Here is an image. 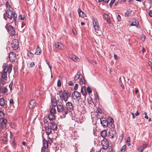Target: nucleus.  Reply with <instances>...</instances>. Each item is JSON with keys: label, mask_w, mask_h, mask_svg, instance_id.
Segmentation results:
<instances>
[{"label": "nucleus", "mask_w": 152, "mask_h": 152, "mask_svg": "<svg viewBox=\"0 0 152 152\" xmlns=\"http://www.w3.org/2000/svg\"><path fill=\"white\" fill-rule=\"evenodd\" d=\"M107 131L106 130H104L101 132V134L103 137H105L107 135Z\"/></svg>", "instance_id": "obj_29"}, {"label": "nucleus", "mask_w": 152, "mask_h": 152, "mask_svg": "<svg viewBox=\"0 0 152 152\" xmlns=\"http://www.w3.org/2000/svg\"><path fill=\"white\" fill-rule=\"evenodd\" d=\"M109 151L110 152H113V150L112 148L110 147L109 148Z\"/></svg>", "instance_id": "obj_63"}, {"label": "nucleus", "mask_w": 152, "mask_h": 152, "mask_svg": "<svg viewBox=\"0 0 152 152\" xmlns=\"http://www.w3.org/2000/svg\"><path fill=\"white\" fill-rule=\"evenodd\" d=\"M17 17V15L15 12L10 10H7L6 14L4 15V18L6 20L10 21V20H12V21H15Z\"/></svg>", "instance_id": "obj_3"}, {"label": "nucleus", "mask_w": 152, "mask_h": 152, "mask_svg": "<svg viewBox=\"0 0 152 152\" xmlns=\"http://www.w3.org/2000/svg\"><path fill=\"white\" fill-rule=\"evenodd\" d=\"M78 87V85L77 84H76L74 87V89L75 90H77Z\"/></svg>", "instance_id": "obj_48"}, {"label": "nucleus", "mask_w": 152, "mask_h": 152, "mask_svg": "<svg viewBox=\"0 0 152 152\" xmlns=\"http://www.w3.org/2000/svg\"><path fill=\"white\" fill-rule=\"evenodd\" d=\"M12 47L14 50H17L19 45V42L17 39H14L12 41Z\"/></svg>", "instance_id": "obj_8"}, {"label": "nucleus", "mask_w": 152, "mask_h": 152, "mask_svg": "<svg viewBox=\"0 0 152 152\" xmlns=\"http://www.w3.org/2000/svg\"><path fill=\"white\" fill-rule=\"evenodd\" d=\"M57 85H58V87L61 86V81H60V80H58V82H57Z\"/></svg>", "instance_id": "obj_47"}, {"label": "nucleus", "mask_w": 152, "mask_h": 152, "mask_svg": "<svg viewBox=\"0 0 152 152\" xmlns=\"http://www.w3.org/2000/svg\"><path fill=\"white\" fill-rule=\"evenodd\" d=\"M23 144L25 146H26L27 145L26 143L25 142H23Z\"/></svg>", "instance_id": "obj_61"}, {"label": "nucleus", "mask_w": 152, "mask_h": 152, "mask_svg": "<svg viewBox=\"0 0 152 152\" xmlns=\"http://www.w3.org/2000/svg\"><path fill=\"white\" fill-rule=\"evenodd\" d=\"M4 117V115L3 113L1 111H0V120L3 119Z\"/></svg>", "instance_id": "obj_38"}, {"label": "nucleus", "mask_w": 152, "mask_h": 152, "mask_svg": "<svg viewBox=\"0 0 152 152\" xmlns=\"http://www.w3.org/2000/svg\"><path fill=\"white\" fill-rule=\"evenodd\" d=\"M27 54L28 56L30 58L33 57L34 56L33 54L29 51H28Z\"/></svg>", "instance_id": "obj_36"}, {"label": "nucleus", "mask_w": 152, "mask_h": 152, "mask_svg": "<svg viewBox=\"0 0 152 152\" xmlns=\"http://www.w3.org/2000/svg\"><path fill=\"white\" fill-rule=\"evenodd\" d=\"M138 24V22L137 20L135 18H133L132 19V23L131 24V26H136Z\"/></svg>", "instance_id": "obj_24"}, {"label": "nucleus", "mask_w": 152, "mask_h": 152, "mask_svg": "<svg viewBox=\"0 0 152 152\" xmlns=\"http://www.w3.org/2000/svg\"><path fill=\"white\" fill-rule=\"evenodd\" d=\"M107 122H108V127H110V126H112L114 122V120L110 117H109L107 120Z\"/></svg>", "instance_id": "obj_22"}, {"label": "nucleus", "mask_w": 152, "mask_h": 152, "mask_svg": "<svg viewBox=\"0 0 152 152\" xmlns=\"http://www.w3.org/2000/svg\"><path fill=\"white\" fill-rule=\"evenodd\" d=\"M148 64L151 67V69L152 70V63L151 62L149 61L148 62Z\"/></svg>", "instance_id": "obj_57"}, {"label": "nucleus", "mask_w": 152, "mask_h": 152, "mask_svg": "<svg viewBox=\"0 0 152 152\" xmlns=\"http://www.w3.org/2000/svg\"><path fill=\"white\" fill-rule=\"evenodd\" d=\"M81 92L82 94L85 97L87 94L86 87L83 86L81 87Z\"/></svg>", "instance_id": "obj_19"}, {"label": "nucleus", "mask_w": 152, "mask_h": 152, "mask_svg": "<svg viewBox=\"0 0 152 152\" xmlns=\"http://www.w3.org/2000/svg\"><path fill=\"white\" fill-rule=\"evenodd\" d=\"M102 145L104 146V148H107L109 145V142L106 138H104L101 142Z\"/></svg>", "instance_id": "obj_12"}, {"label": "nucleus", "mask_w": 152, "mask_h": 152, "mask_svg": "<svg viewBox=\"0 0 152 152\" xmlns=\"http://www.w3.org/2000/svg\"><path fill=\"white\" fill-rule=\"evenodd\" d=\"M131 114L132 115V118L133 119H134L135 118V117L134 116V113H131Z\"/></svg>", "instance_id": "obj_59"}, {"label": "nucleus", "mask_w": 152, "mask_h": 152, "mask_svg": "<svg viewBox=\"0 0 152 152\" xmlns=\"http://www.w3.org/2000/svg\"><path fill=\"white\" fill-rule=\"evenodd\" d=\"M48 119V118L47 117H45L44 118V121L45 123H46L48 122V121L47 120Z\"/></svg>", "instance_id": "obj_50"}, {"label": "nucleus", "mask_w": 152, "mask_h": 152, "mask_svg": "<svg viewBox=\"0 0 152 152\" xmlns=\"http://www.w3.org/2000/svg\"><path fill=\"white\" fill-rule=\"evenodd\" d=\"M126 147V145H124L122 147L121 151L122 152H124L125 151Z\"/></svg>", "instance_id": "obj_37"}, {"label": "nucleus", "mask_w": 152, "mask_h": 152, "mask_svg": "<svg viewBox=\"0 0 152 152\" xmlns=\"http://www.w3.org/2000/svg\"><path fill=\"white\" fill-rule=\"evenodd\" d=\"M116 132L115 129L112 127L110 128L109 131V136L110 139H113L115 137Z\"/></svg>", "instance_id": "obj_7"}, {"label": "nucleus", "mask_w": 152, "mask_h": 152, "mask_svg": "<svg viewBox=\"0 0 152 152\" xmlns=\"http://www.w3.org/2000/svg\"><path fill=\"white\" fill-rule=\"evenodd\" d=\"M47 118H48H48L50 121H53L55 119L54 115L51 114H50Z\"/></svg>", "instance_id": "obj_28"}, {"label": "nucleus", "mask_w": 152, "mask_h": 152, "mask_svg": "<svg viewBox=\"0 0 152 152\" xmlns=\"http://www.w3.org/2000/svg\"><path fill=\"white\" fill-rule=\"evenodd\" d=\"M5 104V102L4 99L3 98H1L0 99V105L3 106Z\"/></svg>", "instance_id": "obj_34"}, {"label": "nucleus", "mask_w": 152, "mask_h": 152, "mask_svg": "<svg viewBox=\"0 0 152 152\" xmlns=\"http://www.w3.org/2000/svg\"><path fill=\"white\" fill-rule=\"evenodd\" d=\"M99 152H108V151L106 150L105 148L101 149L99 151Z\"/></svg>", "instance_id": "obj_39"}, {"label": "nucleus", "mask_w": 152, "mask_h": 152, "mask_svg": "<svg viewBox=\"0 0 152 152\" xmlns=\"http://www.w3.org/2000/svg\"><path fill=\"white\" fill-rule=\"evenodd\" d=\"M70 58L75 61H78L79 60L78 58L75 56H70Z\"/></svg>", "instance_id": "obj_31"}, {"label": "nucleus", "mask_w": 152, "mask_h": 152, "mask_svg": "<svg viewBox=\"0 0 152 152\" xmlns=\"http://www.w3.org/2000/svg\"><path fill=\"white\" fill-rule=\"evenodd\" d=\"M68 84L69 86H72L73 85V83L72 81H70L69 82Z\"/></svg>", "instance_id": "obj_53"}, {"label": "nucleus", "mask_w": 152, "mask_h": 152, "mask_svg": "<svg viewBox=\"0 0 152 152\" xmlns=\"http://www.w3.org/2000/svg\"><path fill=\"white\" fill-rule=\"evenodd\" d=\"M35 65V63L34 62H31L30 64V66L31 67H33Z\"/></svg>", "instance_id": "obj_49"}, {"label": "nucleus", "mask_w": 152, "mask_h": 152, "mask_svg": "<svg viewBox=\"0 0 152 152\" xmlns=\"http://www.w3.org/2000/svg\"><path fill=\"white\" fill-rule=\"evenodd\" d=\"M14 101L12 99H10V103L11 104H13Z\"/></svg>", "instance_id": "obj_54"}, {"label": "nucleus", "mask_w": 152, "mask_h": 152, "mask_svg": "<svg viewBox=\"0 0 152 152\" xmlns=\"http://www.w3.org/2000/svg\"><path fill=\"white\" fill-rule=\"evenodd\" d=\"M8 141V140L7 138L6 137H4L3 139V142L4 143H5L6 142H7Z\"/></svg>", "instance_id": "obj_44"}, {"label": "nucleus", "mask_w": 152, "mask_h": 152, "mask_svg": "<svg viewBox=\"0 0 152 152\" xmlns=\"http://www.w3.org/2000/svg\"><path fill=\"white\" fill-rule=\"evenodd\" d=\"M126 144H127V145L128 146H129V145H131V144H130V142H127Z\"/></svg>", "instance_id": "obj_64"}, {"label": "nucleus", "mask_w": 152, "mask_h": 152, "mask_svg": "<svg viewBox=\"0 0 152 152\" xmlns=\"http://www.w3.org/2000/svg\"><path fill=\"white\" fill-rule=\"evenodd\" d=\"M35 102H36L35 100H33L31 101L30 102V104L29 105V107L31 108H32L35 106L36 105Z\"/></svg>", "instance_id": "obj_27"}, {"label": "nucleus", "mask_w": 152, "mask_h": 152, "mask_svg": "<svg viewBox=\"0 0 152 152\" xmlns=\"http://www.w3.org/2000/svg\"><path fill=\"white\" fill-rule=\"evenodd\" d=\"M75 81H79V84L80 85H83L85 84L86 83L85 80L83 76L81 75L77 74L74 77Z\"/></svg>", "instance_id": "obj_5"}, {"label": "nucleus", "mask_w": 152, "mask_h": 152, "mask_svg": "<svg viewBox=\"0 0 152 152\" xmlns=\"http://www.w3.org/2000/svg\"><path fill=\"white\" fill-rule=\"evenodd\" d=\"M72 98L75 100L79 101L80 98V93L77 91H75L72 94Z\"/></svg>", "instance_id": "obj_9"}, {"label": "nucleus", "mask_w": 152, "mask_h": 152, "mask_svg": "<svg viewBox=\"0 0 152 152\" xmlns=\"http://www.w3.org/2000/svg\"><path fill=\"white\" fill-rule=\"evenodd\" d=\"M35 95L37 96H38L40 95L39 91V90H37L35 91Z\"/></svg>", "instance_id": "obj_43"}, {"label": "nucleus", "mask_w": 152, "mask_h": 152, "mask_svg": "<svg viewBox=\"0 0 152 152\" xmlns=\"http://www.w3.org/2000/svg\"><path fill=\"white\" fill-rule=\"evenodd\" d=\"M66 109L67 110H69V111H71L73 110V107L72 105V103L69 102H68L66 103Z\"/></svg>", "instance_id": "obj_16"}, {"label": "nucleus", "mask_w": 152, "mask_h": 152, "mask_svg": "<svg viewBox=\"0 0 152 152\" xmlns=\"http://www.w3.org/2000/svg\"><path fill=\"white\" fill-rule=\"evenodd\" d=\"M109 0H104V2L105 3H108Z\"/></svg>", "instance_id": "obj_60"}, {"label": "nucleus", "mask_w": 152, "mask_h": 152, "mask_svg": "<svg viewBox=\"0 0 152 152\" xmlns=\"http://www.w3.org/2000/svg\"><path fill=\"white\" fill-rule=\"evenodd\" d=\"M50 127L52 129L56 130L57 128V125L55 123H51L50 125Z\"/></svg>", "instance_id": "obj_25"}, {"label": "nucleus", "mask_w": 152, "mask_h": 152, "mask_svg": "<svg viewBox=\"0 0 152 152\" xmlns=\"http://www.w3.org/2000/svg\"><path fill=\"white\" fill-rule=\"evenodd\" d=\"M87 89L88 93L89 94H90L91 93L92 91L90 87L88 86L87 88Z\"/></svg>", "instance_id": "obj_40"}, {"label": "nucleus", "mask_w": 152, "mask_h": 152, "mask_svg": "<svg viewBox=\"0 0 152 152\" xmlns=\"http://www.w3.org/2000/svg\"><path fill=\"white\" fill-rule=\"evenodd\" d=\"M141 39L142 40V41H144L145 40V36L143 35H141Z\"/></svg>", "instance_id": "obj_45"}, {"label": "nucleus", "mask_w": 152, "mask_h": 152, "mask_svg": "<svg viewBox=\"0 0 152 152\" xmlns=\"http://www.w3.org/2000/svg\"><path fill=\"white\" fill-rule=\"evenodd\" d=\"M96 117L97 118L100 119L102 117V114L101 113H97V114H96Z\"/></svg>", "instance_id": "obj_33"}, {"label": "nucleus", "mask_w": 152, "mask_h": 152, "mask_svg": "<svg viewBox=\"0 0 152 152\" xmlns=\"http://www.w3.org/2000/svg\"><path fill=\"white\" fill-rule=\"evenodd\" d=\"M19 18L20 20H24L25 17L24 15H20L19 17Z\"/></svg>", "instance_id": "obj_41"}, {"label": "nucleus", "mask_w": 152, "mask_h": 152, "mask_svg": "<svg viewBox=\"0 0 152 152\" xmlns=\"http://www.w3.org/2000/svg\"><path fill=\"white\" fill-rule=\"evenodd\" d=\"M52 129L50 126H47L45 127L46 132L48 135H49L51 133Z\"/></svg>", "instance_id": "obj_23"}, {"label": "nucleus", "mask_w": 152, "mask_h": 152, "mask_svg": "<svg viewBox=\"0 0 152 152\" xmlns=\"http://www.w3.org/2000/svg\"><path fill=\"white\" fill-rule=\"evenodd\" d=\"M48 147V144L47 140H43V146L41 148V152H45V149Z\"/></svg>", "instance_id": "obj_14"}, {"label": "nucleus", "mask_w": 152, "mask_h": 152, "mask_svg": "<svg viewBox=\"0 0 152 152\" xmlns=\"http://www.w3.org/2000/svg\"><path fill=\"white\" fill-rule=\"evenodd\" d=\"M100 121L101 124L104 127H108V122L105 118H100Z\"/></svg>", "instance_id": "obj_11"}, {"label": "nucleus", "mask_w": 152, "mask_h": 152, "mask_svg": "<svg viewBox=\"0 0 152 152\" xmlns=\"http://www.w3.org/2000/svg\"><path fill=\"white\" fill-rule=\"evenodd\" d=\"M117 19L118 21H120L121 20V18L119 15H117Z\"/></svg>", "instance_id": "obj_46"}, {"label": "nucleus", "mask_w": 152, "mask_h": 152, "mask_svg": "<svg viewBox=\"0 0 152 152\" xmlns=\"http://www.w3.org/2000/svg\"><path fill=\"white\" fill-rule=\"evenodd\" d=\"M115 0H111L110 3V7H111L114 4V3L115 2Z\"/></svg>", "instance_id": "obj_42"}, {"label": "nucleus", "mask_w": 152, "mask_h": 152, "mask_svg": "<svg viewBox=\"0 0 152 152\" xmlns=\"http://www.w3.org/2000/svg\"><path fill=\"white\" fill-rule=\"evenodd\" d=\"M103 18L108 23H111V20L109 16L107 14H104L103 15Z\"/></svg>", "instance_id": "obj_20"}, {"label": "nucleus", "mask_w": 152, "mask_h": 152, "mask_svg": "<svg viewBox=\"0 0 152 152\" xmlns=\"http://www.w3.org/2000/svg\"><path fill=\"white\" fill-rule=\"evenodd\" d=\"M62 104H58L57 105V111L59 113L61 112L64 115H65L67 114L68 110L64 107Z\"/></svg>", "instance_id": "obj_6"}, {"label": "nucleus", "mask_w": 152, "mask_h": 152, "mask_svg": "<svg viewBox=\"0 0 152 152\" xmlns=\"http://www.w3.org/2000/svg\"><path fill=\"white\" fill-rule=\"evenodd\" d=\"M50 112V114L54 115L56 113V110L55 108H53L51 109Z\"/></svg>", "instance_id": "obj_35"}, {"label": "nucleus", "mask_w": 152, "mask_h": 152, "mask_svg": "<svg viewBox=\"0 0 152 152\" xmlns=\"http://www.w3.org/2000/svg\"><path fill=\"white\" fill-rule=\"evenodd\" d=\"M25 28L26 26L25 24L23 23H22L21 25H19L18 26V30L21 32L23 31Z\"/></svg>", "instance_id": "obj_21"}, {"label": "nucleus", "mask_w": 152, "mask_h": 152, "mask_svg": "<svg viewBox=\"0 0 152 152\" xmlns=\"http://www.w3.org/2000/svg\"><path fill=\"white\" fill-rule=\"evenodd\" d=\"M72 31H73V33L74 34H75L76 33V31L75 29H73Z\"/></svg>", "instance_id": "obj_62"}, {"label": "nucleus", "mask_w": 152, "mask_h": 152, "mask_svg": "<svg viewBox=\"0 0 152 152\" xmlns=\"http://www.w3.org/2000/svg\"><path fill=\"white\" fill-rule=\"evenodd\" d=\"M114 57L115 60H117L118 59V56L114 54Z\"/></svg>", "instance_id": "obj_58"}, {"label": "nucleus", "mask_w": 152, "mask_h": 152, "mask_svg": "<svg viewBox=\"0 0 152 152\" xmlns=\"http://www.w3.org/2000/svg\"><path fill=\"white\" fill-rule=\"evenodd\" d=\"M148 146V144L147 143H145L143 144L142 146L138 148V150L140 152H143V150L145 148Z\"/></svg>", "instance_id": "obj_17"}, {"label": "nucleus", "mask_w": 152, "mask_h": 152, "mask_svg": "<svg viewBox=\"0 0 152 152\" xmlns=\"http://www.w3.org/2000/svg\"><path fill=\"white\" fill-rule=\"evenodd\" d=\"M7 91L6 87L3 88L1 86H0V93H5Z\"/></svg>", "instance_id": "obj_26"}, {"label": "nucleus", "mask_w": 152, "mask_h": 152, "mask_svg": "<svg viewBox=\"0 0 152 152\" xmlns=\"http://www.w3.org/2000/svg\"><path fill=\"white\" fill-rule=\"evenodd\" d=\"M78 12L80 17L84 18L86 17V14L82 11L80 8L78 9Z\"/></svg>", "instance_id": "obj_18"}, {"label": "nucleus", "mask_w": 152, "mask_h": 152, "mask_svg": "<svg viewBox=\"0 0 152 152\" xmlns=\"http://www.w3.org/2000/svg\"><path fill=\"white\" fill-rule=\"evenodd\" d=\"M92 22L94 28L95 34L97 35H100L102 34L101 31L99 30V26L97 20L94 17L92 18Z\"/></svg>", "instance_id": "obj_4"}, {"label": "nucleus", "mask_w": 152, "mask_h": 152, "mask_svg": "<svg viewBox=\"0 0 152 152\" xmlns=\"http://www.w3.org/2000/svg\"><path fill=\"white\" fill-rule=\"evenodd\" d=\"M140 114V113L138 112V111H137L136 113L135 114V115L136 116H137Z\"/></svg>", "instance_id": "obj_56"}, {"label": "nucleus", "mask_w": 152, "mask_h": 152, "mask_svg": "<svg viewBox=\"0 0 152 152\" xmlns=\"http://www.w3.org/2000/svg\"><path fill=\"white\" fill-rule=\"evenodd\" d=\"M41 50L38 45L36 49L35 54L37 55H39L41 52Z\"/></svg>", "instance_id": "obj_30"}, {"label": "nucleus", "mask_w": 152, "mask_h": 152, "mask_svg": "<svg viewBox=\"0 0 152 152\" xmlns=\"http://www.w3.org/2000/svg\"><path fill=\"white\" fill-rule=\"evenodd\" d=\"M12 68V66L10 64L8 66H6L4 69L3 71L1 72V77L0 78V84H5L7 80V72L10 73L11 71Z\"/></svg>", "instance_id": "obj_2"}, {"label": "nucleus", "mask_w": 152, "mask_h": 152, "mask_svg": "<svg viewBox=\"0 0 152 152\" xmlns=\"http://www.w3.org/2000/svg\"><path fill=\"white\" fill-rule=\"evenodd\" d=\"M47 64H48V66L49 67V68H50V71H51V67L50 66V64H49V62H47ZM51 77H52V73L51 72Z\"/></svg>", "instance_id": "obj_51"}, {"label": "nucleus", "mask_w": 152, "mask_h": 152, "mask_svg": "<svg viewBox=\"0 0 152 152\" xmlns=\"http://www.w3.org/2000/svg\"><path fill=\"white\" fill-rule=\"evenodd\" d=\"M88 103L89 104L90 106H91V107H94V102L91 99L90 100H88Z\"/></svg>", "instance_id": "obj_32"}, {"label": "nucleus", "mask_w": 152, "mask_h": 152, "mask_svg": "<svg viewBox=\"0 0 152 152\" xmlns=\"http://www.w3.org/2000/svg\"><path fill=\"white\" fill-rule=\"evenodd\" d=\"M130 142V137H128L127 138V142Z\"/></svg>", "instance_id": "obj_52"}, {"label": "nucleus", "mask_w": 152, "mask_h": 152, "mask_svg": "<svg viewBox=\"0 0 152 152\" xmlns=\"http://www.w3.org/2000/svg\"><path fill=\"white\" fill-rule=\"evenodd\" d=\"M8 32L11 35H14L15 33V31L14 28L11 25L8 26V28H6Z\"/></svg>", "instance_id": "obj_10"}, {"label": "nucleus", "mask_w": 152, "mask_h": 152, "mask_svg": "<svg viewBox=\"0 0 152 152\" xmlns=\"http://www.w3.org/2000/svg\"><path fill=\"white\" fill-rule=\"evenodd\" d=\"M149 15L150 16L152 17V10H150L149 12Z\"/></svg>", "instance_id": "obj_55"}, {"label": "nucleus", "mask_w": 152, "mask_h": 152, "mask_svg": "<svg viewBox=\"0 0 152 152\" xmlns=\"http://www.w3.org/2000/svg\"><path fill=\"white\" fill-rule=\"evenodd\" d=\"M54 46L56 48L59 49H63L64 48V46L61 43L56 42L54 43Z\"/></svg>", "instance_id": "obj_13"}, {"label": "nucleus", "mask_w": 152, "mask_h": 152, "mask_svg": "<svg viewBox=\"0 0 152 152\" xmlns=\"http://www.w3.org/2000/svg\"><path fill=\"white\" fill-rule=\"evenodd\" d=\"M9 56L10 61L12 62L15 61L16 57L15 54L13 52L10 53L9 54Z\"/></svg>", "instance_id": "obj_15"}, {"label": "nucleus", "mask_w": 152, "mask_h": 152, "mask_svg": "<svg viewBox=\"0 0 152 152\" xmlns=\"http://www.w3.org/2000/svg\"><path fill=\"white\" fill-rule=\"evenodd\" d=\"M56 98H52L51 99V104L53 107H56L57 105V102L59 103L62 104L63 99L66 102L68 99V94L65 90H64L63 92L62 90H60L58 93L56 94Z\"/></svg>", "instance_id": "obj_1"}]
</instances>
